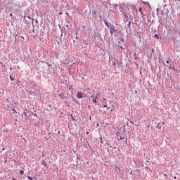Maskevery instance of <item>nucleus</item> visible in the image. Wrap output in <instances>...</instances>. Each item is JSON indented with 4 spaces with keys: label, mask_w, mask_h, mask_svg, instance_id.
I'll return each instance as SVG.
<instances>
[{
    "label": "nucleus",
    "mask_w": 180,
    "mask_h": 180,
    "mask_svg": "<svg viewBox=\"0 0 180 180\" xmlns=\"http://www.w3.org/2000/svg\"><path fill=\"white\" fill-rule=\"evenodd\" d=\"M98 95H99V94H97L96 96H91V98L93 100V103L95 104L98 103V101H96L97 98H98Z\"/></svg>",
    "instance_id": "f257e3e1"
},
{
    "label": "nucleus",
    "mask_w": 180,
    "mask_h": 180,
    "mask_svg": "<svg viewBox=\"0 0 180 180\" xmlns=\"http://www.w3.org/2000/svg\"><path fill=\"white\" fill-rule=\"evenodd\" d=\"M77 96L79 99H82L84 98V94H82V92H78Z\"/></svg>",
    "instance_id": "f03ea898"
},
{
    "label": "nucleus",
    "mask_w": 180,
    "mask_h": 180,
    "mask_svg": "<svg viewBox=\"0 0 180 180\" xmlns=\"http://www.w3.org/2000/svg\"><path fill=\"white\" fill-rule=\"evenodd\" d=\"M115 27H110V34H113V33H115Z\"/></svg>",
    "instance_id": "7ed1b4c3"
},
{
    "label": "nucleus",
    "mask_w": 180,
    "mask_h": 180,
    "mask_svg": "<svg viewBox=\"0 0 180 180\" xmlns=\"http://www.w3.org/2000/svg\"><path fill=\"white\" fill-rule=\"evenodd\" d=\"M41 165H43L44 167H47V163H46V161L42 160Z\"/></svg>",
    "instance_id": "20e7f679"
},
{
    "label": "nucleus",
    "mask_w": 180,
    "mask_h": 180,
    "mask_svg": "<svg viewBox=\"0 0 180 180\" xmlns=\"http://www.w3.org/2000/svg\"><path fill=\"white\" fill-rule=\"evenodd\" d=\"M118 140H124V135L120 136H118Z\"/></svg>",
    "instance_id": "39448f33"
},
{
    "label": "nucleus",
    "mask_w": 180,
    "mask_h": 180,
    "mask_svg": "<svg viewBox=\"0 0 180 180\" xmlns=\"http://www.w3.org/2000/svg\"><path fill=\"white\" fill-rule=\"evenodd\" d=\"M115 169H118L119 172H122V169L117 166H115Z\"/></svg>",
    "instance_id": "423d86ee"
},
{
    "label": "nucleus",
    "mask_w": 180,
    "mask_h": 180,
    "mask_svg": "<svg viewBox=\"0 0 180 180\" xmlns=\"http://www.w3.org/2000/svg\"><path fill=\"white\" fill-rule=\"evenodd\" d=\"M120 49L122 50H124V48H123V46H117V50H120Z\"/></svg>",
    "instance_id": "0eeeda50"
},
{
    "label": "nucleus",
    "mask_w": 180,
    "mask_h": 180,
    "mask_svg": "<svg viewBox=\"0 0 180 180\" xmlns=\"http://www.w3.org/2000/svg\"><path fill=\"white\" fill-rule=\"evenodd\" d=\"M24 172H23L22 170H20V175H23Z\"/></svg>",
    "instance_id": "6e6552de"
},
{
    "label": "nucleus",
    "mask_w": 180,
    "mask_h": 180,
    "mask_svg": "<svg viewBox=\"0 0 180 180\" xmlns=\"http://www.w3.org/2000/svg\"><path fill=\"white\" fill-rule=\"evenodd\" d=\"M155 39H160V37L158 36V34H155Z\"/></svg>",
    "instance_id": "1a4fd4ad"
},
{
    "label": "nucleus",
    "mask_w": 180,
    "mask_h": 180,
    "mask_svg": "<svg viewBox=\"0 0 180 180\" xmlns=\"http://www.w3.org/2000/svg\"><path fill=\"white\" fill-rule=\"evenodd\" d=\"M10 79H11V81H15V79L13 78H12V75H10Z\"/></svg>",
    "instance_id": "9d476101"
},
{
    "label": "nucleus",
    "mask_w": 180,
    "mask_h": 180,
    "mask_svg": "<svg viewBox=\"0 0 180 180\" xmlns=\"http://www.w3.org/2000/svg\"><path fill=\"white\" fill-rule=\"evenodd\" d=\"M0 67H4V63L0 62Z\"/></svg>",
    "instance_id": "9b49d317"
},
{
    "label": "nucleus",
    "mask_w": 180,
    "mask_h": 180,
    "mask_svg": "<svg viewBox=\"0 0 180 180\" xmlns=\"http://www.w3.org/2000/svg\"><path fill=\"white\" fill-rule=\"evenodd\" d=\"M103 108H107V110H109V109H110V108L107 107L106 105H104Z\"/></svg>",
    "instance_id": "f8f14e48"
},
{
    "label": "nucleus",
    "mask_w": 180,
    "mask_h": 180,
    "mask_svg": "<svg viewBox=\"0 0 180 180\" xmlns=\"http://www.w3.org/2000/svg\"><path fill=\"white\" fill-rule=\"evenodd\" d=\"M158 129H161V127H160V124L157 125Z\"/></svg>",
    "instance_id": "ddd939ff"
},
{
    "label": "nucleus",
    "mask_w": 180,
    "mask_h": 180,
    "mask_svg": "<svg viewBox=\"0 0 180 180\" xmlns=\"http://www.w3.org/2000/svg\"><path fill=\"white\" fill-rule=\"evenodd\" d=\"M139 11L141 13H142V12H141V7H140V8H139Z\"/></svg>",
    "instance_id": "4468645a"
},
{
    "label": "nucleus",
    "mask_w": 180,
    "mask_h": 180,
    "mask_svg": "<svg viewBox=\"0 0 180 180\" xmlns=\"http://www.w3.org/2000/svg\"><path fill=\"white\" fill-rule=\"evenodd\" d=\"M13 113H17L16 110L13 109Z\"/></svg>",
    "instance_id": "2eb2a0df"
},
{
    "label": "nucleus",
    "mask_w": 180,
    "mask_h": 180,
    "mask_svg": "<svg viewBox=\"0 0 180 180\" xmlns=\"http://www.w3.org/2000/svg\"><path fill=\"white\" fill-rule=\"evenodd\" d=\"M105 26H107V27H109V26L108 25V22L106 21H105Z\"/></svg>",
    "instance_id": "dca6fc26"
},
{
    "label": "nucleus",
    "mask_w": 180,
    "mask_h": 180,
    "mask_svg": "<svg viewBox=\"0 0 180 180\" xmlns=\"http://www.w3.org/2000/svg\"><path fill=\"white\" fill-rule=\"evenodd\" d=\"M28 179L33 180V179L30 176H28Z\"/></svg>",
    "instance_id": "f3484780"
},
{
    "label": "nucleus",
    "mask_w": 180,
    "mask_h": 180,
    "mask_svg": "<svg viewBox=\"0 0 180 180\" xmlns=\"http://www.w3.org/2000/svg\"><path fill=\"white\" fill-rule=\"evenodd\" d=\"M166 63H167V64H169V60H167Z\"/></svg>",
    "instance_id": "a211bd4d"
},
{
    "label": "nucleus",
    "mask_w": 180,
    "mask_h": 180,
    "mask_svg": "<svg viewBox=\"0 0 180 180\" xmlns=\"http://www.w3.org/2000/svg\"><path fill=\"white\" fill-rule=\"evenodd\" d=\"M59 15H63V12H60V13H59Z\"/></svg>",
    "instance_id": "6ab92c4d"
},
{
    "label": "nucleus",
    "mask_w": 180,
    "mask_h": 180,
    "mask_svg": "<svg viewBox=\"0 0 180 180\" xmlns=\"http://www.w3.org/2000/svg\"><path fill=\"white\" fill-rule=\"evenodd\" d=\"M86 134H89V131H86Z\"/></svg>",
    "instance_id": "aec40b11"
},
{
    "label": "nucleus",
    "mask_w": 180,
    "mask_h": 180,
    "mask_svg": "<svg viewBox=\"0 0 180 180\" xmlns=\"http://www.w3.org/2000/svg\"><path fill=\"white\" fill-rule=\"evenodd\" d=\"M22 140H25V141L26 142V139H25V138H22Z\"/></svg>",
    "instance_id": "412c9836"
},
{
    "label": "nucleus",
    "mask_w": 180,
    "mask_h": 180,
    "mask_svg": "<svg viewBox=\"0 0 180 180\" xmlns=\"http://www.w3.org/2000/svg\"><path fill=\"white\" fill-rule=\"evenodd\" d=\"M100 143H103V142H102V140L100 141Z\"/></svg>",
    "instance_id": "4be33fe9"
},
{
    "label": "nucleus",
    "mask_w": 180,
    "mask_h": 180,
    "mask_svg": "<svg viewBox=\"0 0 180 180\" xmlns=\"http://www.w3.org/2000/svg\"><path fill=\"white\" fill-rule=\"evenodd\" d=\"M126 144H127V141H125Z\"/></svg>",
    "instance_id": "5701e85b"
},
{
    "label": "nucleus",
    "mask_w": 180,
    "mask_h": 180,
    "mask_svg": "<svg viewBox=\"0 0 180 180\" xmlns=\"http://www.w3.org/2000/svg\"><path fill=\"white\" fill-rule=\"evenodd\" d=\"M13 180H16V179H15V178H13Z\"/></svg>",
    "instance_id": "b1692460"
},
{
    "label": "nucleus",
    "mask_w": 180,
    "mask_h": 180,
    "mask_svg": "<svg viewBox=\"0 0 180 180\" xmlns=\"http://www.w3.org/2000/svg\"><path fill=\"white\" fill-rule=\"evenodd\" d=\"M174 179H176V176H174Z\"/></svg>",
    "instance_id": "393cba45"
},
{
    "label": "nucleus",
    "mask_w": 180,
    "mask_h": 180,
    "mask_svg": "<svg viewBox=\"0 0 180 180\" xmlns=\"http://www.w3.org/2000/svg\"><path fill=\"white\" fill-rule=\"evenodd\" d=\"M96 126H99V124H97Z\"/></svg>",
    "instance_id": "a878e982"
},
{
    "label": "nucleus",
    "mask_w": 180,
    "mask_h": 180,
    "mask_svg": "<svg viewBox=\"0 0 180 180\" xmlns=\"http://www.w3.org/2000/svg\"><path fill=\"white\" fill-rule=\"evenodd\" d=\"M72 120H75V119L72 118Z\"/></svg>",
    "instance_id": "bb28decb"
},
{
    "label": "nucleus",
    "mask_w": 180,
    "mask_h": 180,
    "mask_svg": "<svg viewBox=\"0 0 180 180\" xmlns=\"http://www.w3.org/2000/svg\"><path fill=\"white\" fill-rule=\"evenodd\" d=\"M66 15H68V13H66Z\"/></svg>",
    "instance_id": "cd10ccee"
},
{
    "label": "nucleus",
    "mask_w": 180,
    "mask_h": 180,
    "mask_svg": "<svg viewBox=\"0 0 180 180\" xmlns=\"http://www.w3.org/2000/svg\"><path fill=\"white\" fill-rule=\"evenodd\" d=\"M76 39H78V37H76Z\"/></svg>",
    "instance_id": "c85d7f7f"
}]
</instances>
